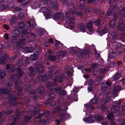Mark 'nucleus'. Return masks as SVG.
<instances>
[{"label": "nucleus", "instance_id": "nucleus-1", "mask_svg": "<svg viewBox=\"0 0 125 125\" xmlns=\"http://www.w3.org/2000/svg\"><path fill=\"white\" fill-rule=\"evenodd\" d=\"M68 108L67 106H65L63 109H62L61 105H58L54 109L53 112L55 113H60L63 112L59 114V117L61 121H64L70 117V114L66 112Z\"/></svg>", "mask_w": 125, "mask_h": 125}, {"label": "nucleus", "instance_id": "nucleus-2", "mask_svg": "<svg viewBox=\"0 0 125 125\" xmlns=\"http://www.w3.org/2000/svg\"><path fill=\"white\" fill-rule=\"evenodd\" d=\"M34 109V110L33 111L31 110L29 111L28 113L30 115H34L37 114L39 113V112H41L42 113L40 112L39 114L37 115V116L36 117L37 119H39L41 118L42 116H47L49 114L50 112L49 111H41L39 109L36 110L39 107V105L36 104L35 105L32 106Z\"/></svg>", "mask_w": 125, "mask_h": 125}, {"label": "nucleus", "instance_id": "nucleus-3", "mask_svg": "<svg viewBox=\"0 0 125 125\" xmlns=\"http://www.w3.org/2000/svg\"><path fill=\"white\" fill-rule=\"evenodd\" d=\"M7 95L9 96L8 98L9 101H14L11 103V105L13 106H16L18 104L17 102L15 101L17 99L16 95L13 94L12 91L10 90L7 92Z\"/></svg>", "mask_w": 125, "mask_h": 125}, {"label": "nucleus", "instance_id": "nucleus-4", "mask_svg": "<svg viewBox=\"0 0 125 125\" xmlns=\"http://www.w3.org/2000/svg\"><path fill=\"white\" fill-rule=\"evenodd\" d=\"M66 76L63 73H62L56 76L53 80L56 83V82L62 83L66 78Z\"/></svg>", "mask_w": 125, "mask_h": 125}, {"label": "nucleus", "instance_id": "nucleus-5", "mask_svg": "<svg viewBox=\"0 0 125 125\" xmlns=\"http://www.w3.org/2000/svg\"><path fill=\"white\" fill-rule=\"evenodd\" d=\"M57 84L54 82L53 79H50V81L47 82L46 84V87L49 89L50 91H52L53 90V88L51 87L53 85H56Z\"/></svg>", "mask_w": 125, "mask_h": 125}, {"label": "nucleus", "instance_id": "nucleus-6", "mask_svg": "<svg viewBox=\"0 0 125 125\" xmlns=\"http://www.w3.org/2000/svg\"><path fill=\"white\" fill-rule=\"evenodd\" d=\"M14 83L15 85V88L17 89L18 94L20 95L22 91V88L20 85L21 83L20 81L19 80H17L14 82Z\"/></svg>", "mask_w": 125, "mask_h": 125}, {"label": "nucleus", "instance_id": "nucleus-7", "mask_svg": "<svg viewBox=\"0 0 125 125\" xmlns=\"http://www.w3.org/2000/svg\"><path fill=\"white\" fill-rule=\"evenodd\" d=\"M63 17V13L61 12L55 13L53 15V19L55 20H60Z\"/></svg>", "mask_w": 125, "mask_h": 125}, {"label": "nucleus", "instance_id": "nucleus-8", "mask_svg": "<svg viewBox=\"0 0 125 125\" xmlns=\"http://www.w3.org/2000/svg\"><path fill=\"white\" fill-rule=\"evenodd\" d=\"M35 67L37 71L39 73H42L44 72V67L42 66V63L39 62L36 63Z\"/></svg>", "mask_w": 125, "mask_h": 125}, {"label": "nucleus", "instance_id": "nucleus-9", "mask_svg": "<svg viewBox=\"0 0 125 125\" xmlns=\"http://www.w3.org/2000/svg\"><path fill=\"white\" fill-rule=\"evenodd\" d=\"M111 83L108 81L105 83H103L102 85L101 90L104 92H105L107 90L108 86L110 87L111 85Z\"/></svg>", "mask_w": 125, "mask_h": 125}, {"label": "nucleus", "instance_id": "nucleus-10", "mask_svg": "<svg viewBox=\"0 0 125 125\" xmlns=\"http://www.w3.org/2000/svg\"><path fill=\"white\" fill-rule=\"evenodd\" d=\"M21 32L18 30L14 29L12 31V36L13 39L16 40V38L19 37Z\"/></svg>", "mask_w": 125, "mask_h": 125}, {"label": "nucleus", "instance_id": "nucleus-11", "mask_svg": "<svg viewBox=\"0 0 125 125\" xmlns=\"http://www.w3.org/2000/svg\"><path fill=\"white\" fill-rule=\"evenodd\" d=\"M125 25V24L123 23L122 19H120L119 20L118 25L117 27L118 29L121 31H124Z\"/></svg>", "mask_w": 125, "mask_h": 125}, {"label": "nucleus", "instance_id": "nucleus-12", "mask_svg": "<svg viewBox=\"0 0 125 125\" xmlns=\"http://www.w3.org/2000/svg\"><path fill=\"white\" fill-rule=\"evenodd\" d=\"M9 59L8 55L7 54H5L1 58H0V64H4L7 62Z\"/></svg>", "mask_w": 125, "mask_h": 125}, {"label": "nucleus", "instance_id": "nucleus-13", "mask_svg": "<svg viewBox=\"0 0 125 125\" xmlns=\"http://www.w3.org/2000/svg\"><path fill=\"white\" fill-rule=\"evenodd\" d=\"M92 21H90L87 23L86 25V27L90 32H93L94 30L93 29Z\"/></svg>", "mask_w": 125, "mask_h": 125}, {"label": "nucleus", "instance_id": "nucleus-14", "mask_svg": "<svg viewBox=\"0 0 125 125\" xmlns=\"http://www.w3.org/2000/svg\"><path fill=\"white\" fill-rule=\"evenodd\" d=\"M27 23L29 25V28H31V29L34 28L35 26L37 25V24L35 23V21L32 19L30 21H28Z\"/></svg>", "mask_w": 125, "mask_h": 125}, {"label": "nucleus", "instance_id": "nucleus-15", "mask_svg": "<svg viewBox=\"0 0 125 125\" xmlns=\"http://www.w3.org/2000/svg\"><path fill=\"white\" fill-rule=\"evenodd\" d=\"M92 52L89 49L87 50L84 52H81L80 56L82 57L83 56L88 55V57L90 56L89 55L91 54Z\"/></svg>", "mask_w": 125, "mask_h": 125}, {"label": "nucleus", "instance_id": "nucleus-16", "mask_svg": "<svg viewBox=\"0 0 125 125\" xmlns=\"http://www.w3.org/2000/svg\"><path fill=\"white\" fill-rule=\"evenodd\" d=\"M115 6L113 7L112 6H110L108 10V11L107 12L106 16H110L112 13L113 11L115 10Z\"/></svg>", "mask_w": 125, "mask_h": 125}, {"label": "nucleus", "instance_id": "nucleus-17", "mask_svg": "<svg viewBox=\"0 0 125 125\" xmlns=\"http://www.w3.org/2000/svg\"><path fill=\"white\" fill-rule=\"evenodd\" d=\"M16 70L17 72V75L19 77H20L23 75L24 73L23 70L20 68H17Z\"/></svg>", "mask_w": 125, "mask_h": 125}, {"label": "nucleus", "instance_id": "nucleus-18", "mask_svg": "<svg viewBox=\"0 0 125 125\" xmlns=\"http://www.w3.org/2000/svg\"><path fill=\"white\" fill-rule=\"evenodd\" d=\"M30 31V30L29 29L26 28L25 29L22 31L21 35V37H23L24 35L28 34Z\"/></svg>", "mask_w": 125, "mask_h": 125}, {"label": "nucleus", "instance_id": "nucleus-19", "mask_svg": "<svg viewBox=\"0 0 125 125\" xmlns=\"http://www.w3.org/2000/svg\"><path fill=\"white\" fill-rule=\"evenodd\" d=\"M49 121V119L48 118H46L45 119H40L39 121V122L42 125H46L48 123Z\"/></svg>", "mask_w": 125, "mask_h": 125}, {"label": "nucleus", "instance_id": "nucleus-20", "mask_svg": "<svg viewBox=\"0 0 125 125\" xmlns=\"http://www.w3.org/2000/svg\"><path fill=\"white\" fill-rule=\"evenodd\" d=\"M45 91V88L44 87L41 86L38 87L37 90L38 93L40 95H42L43 94Z\"/></svg>", "mask_w": 125, "mask_h": 125}, {"label": "nucleus", "instance_id": "nucleus-21", "mask_svg": "<svg viewBox=\"0 0 125 125\" xmlns=\"http://www.w3.org/2000/svg\"><path fill=\"white\" fill-rule=\"evenodd\" d=\"M71 12L74 15L76 14L78 16L81 18H82L83 17V14L81 12H78L75 10H73L72 11H71Z\"/></svg>", "mask_w": 125, "mask_h": 125}, {"label": "nucleus", "instance_id": "nucleus-22", "mask_svg": "<svg viewBox=\"0 0 125 125\" xmlns=\"http://www.w3.org/2000/svg\"><path fill=\"white\" fill-rule=\"evenodd\" d=\"M46 76H45V75L42 76L41 74L38 75L37 77L38 81H42L43 82H46Z\"/></svg>", "mask_w": 125, "mask_h": 125}, {"label": "nucleus", "instance_id": "nucleus-23", "mask_svg": "<svg viewBox=\"0 0 125 125\" xmlns=\"http://www.w3.org/2000/svg\"><path fill=\"white\" fill-rule=\"evenodd\" d=\"M6 68L8 71L10 73H11L14 71L15 69V68L14 66L10 67L9 65H7L6 66Z\"/></svg>", "mask_w": 125, "mask_h": 125}, {"label": "nucleus", "instance_id": "nucleus-24", "mask_svg": "<svg viewBox=\"0 0 125 125\" xmlns=\"http://www.w3.org/2000/svg\"><path fill=\"white\" fill-rule=\"evenodd\" d=\"M52 12L51 10L49 11L45 12L44 13V15L46 19H49L51 17Z\"/></svg>", "mask_w": 125, "mask_h": 125}, {"label": "nucleus", "instance_id": "nucleus-25", "mask_svg": "<svg viewBox=\"0 0 125 125\" xmlns=\"http://www.w3.org/2000/svg\"><path fill=\"white\" fill-rule=\"evenodd\" d=\"M113 108L111 110L112 112H113L115 113H116L118 111H119L120 108L119 106L117 105H113Z\"/></svg>", "mask_w": 125, "mask_h": 125}, {"label": "nucleus", "instance_id": "nucleus-26", "mask_svg": "<svg viewBox=\"0 0 125 125\" xmlns=\"http://www.w3.org/2000/svg\"><path fill=\"white\" fill-rule=\"evenodd\" d=\"M64 4H66L68 6H74V3L73 1L72 0H67L65 1V3Z\"/></svg>", "mask_w": 125, "mask_h": 125}, {"label": "nucleus", "instance_id": "nucleus-27", "mask_svg": "<svg viewBox=\"0 0 125 125\" xmlns=\"http://www.w3.org/2000/svg\"><path fill=\"white\" fill-rule=\"evenodd\" d=\"M120 87L119 85H117L115 86L113 88V92L114 94H115L120 91Z\"/></svg>", "mask_w": 125, "mask_h": 125}, {"label": "nucleus", "instance_id": "nucleus-28", "mask_svg": "<svg viewBox=\"0 0 125 125\" xmlns=\"http://www.w3.org/2000/svg\"><path fill=\"white\" fill-rule=\"evenodd\" d=\"M53 74V73H51L49 72L47 74L44 75L45 76H46L45 78L46 81L49 79H52L51 78L52 77V75Z\"/></svg>", "mask_w": 125, "mask_h": 125}, {"label": "nucleus", "instance_id": "nucleus-29", "mask_svg": "<svg viewBox=\"0 0 125 125\" xmlns=\"http://www.w3.org/2000/svg\"><path fill=\"white\" fill-rule=\"evenodd\" d=\"M114 115L113 113L112 112H111L109 113L107 115V117L108 119L110 121L113 120L114 118Z\"/></svg>", "mask_w": 125, "mask_h": 125}, {"label": "nucleus", "instance_id": "nucleus-30", "mask_svg": "<svg viewBox=\"0 0 125 125\" xmlns=\"http://www.w3.org/2000/svg\"><path fill=\"white\" fill-rule=\"evenodd\" d=\"M30 57L33 61H35L38 59V54L36 53H33L31 55Z\"/></svg>", "mask_w": 125, "mask_h": 125}, {"label": "nucleus", "instance_id": "nucleus-31", "mask_svg": "<svg viewBox=\"0 0 125 125\" xmlns=\"http://www.w3.org/2000/svg\"><path fill=\"white\" fill-rule=\"evenodd\" d=\"M58 5V3L56 1L54 0L52 1L51 6L53 8H57Z\"/></svg>", "mask_w": 125, "mask_h": 125}, {"label": "nucleus", "instance_id": "nucleus-32", "mask_svg": "<svg viewBox=\"0 0 125 125\" xmlns=\"http://www.w3.org/2000/svg\"><path fill=\"white\" fill-rule=\"evenodd\" d=\"M121 76V75L118 73L113 76V79L114 80H117L119 79Z\"/></svg>", "mask_w": 125, "mask_h": 125}, {"label": "nucleus", "instance_id": "nucleus-33", "mask_svg": "<svg viewBox=\"0 0 125 125\" xmlns=\"http://www.w3.org/2000/svg\"><path fill=\"white\" fill-rule=\"evenodd\" d=\"M56 68L55 65H52L49 66V72L51 73H54V72Z\"/></svg>", "mask_w": 125, "mask_h": 125}, {"label": "nucleus", "instance_id": "nucleus-34", "mask_svg": "<svg viewBox=\"0 0 125 125\" xmlns=\"http://www.w3.org/2000/svg\"><path fill=\"white\" fill-rule=\"evenodd\" d=\"M67 53V52L65 51H62L57 53V54L58 56H59L63 57L64 56H65Z\"/></svg>", "mask_w": 125, "mask_h": 125}, {"label": "nucleus", "instance_id": "nucleus-35", "mask_svg": "<svg viewBox=\"0 0 125 125\" xmlns=\"http://www.w3.org/2000/svg\"><path fill=\"white\" fill-rule=\"evenodd\" d=\"M55 96V94L54 93L52 92H50L48 96V98L49 99L51 100Z\"/></svg>", "mask_w": 125, "mask_h": 125}, {"label": "nucleus", "instance_id": "nucleus-36", "mask_svg": "<svg viewBox=\"0 0 125 125\" xmlns=\"http://www.w3.org/2000/svg\"><path fill=\"white\" fill-rule=\"evenodd\" d=\"M99 99L97 98H93L90 101V103L92 104H96L98 102Z\"/></svg>", "mask_w": 125, "mask_h": 125}, {"label": "nucleus", "instance_id": "nucleus-37", "mask_svg": "<svg viewBox=\"0 0 125 125\" xmlns=\"http://www.w3.org/2000/svg\"><path fill=\"white\" fill-rule=\"evenodd\" d=\"M117 2V0H110L109 3L110 5L112 6L113 7L115 6H115H116V3Z\"/></svg>", "mask_w": 125, "mask_h": 125}, {"label": "nucleus", "instance_id": "nucleus-38", "mask_svg": "<svg viewBox=\"0 0 125 125\" xmlns=\"http://www.w3.org/2000/svg\"><path fill=\"white\" fill-rule=\"evenodd\" d=\"M24 50L28 52H31L33 51V48L32 47H25Z\"/></svg>", "mask_w": 125, "mask_h": 125}, {"label": "nucleus", "instance_id": "nucleus-39", "mask_svg": "<svg viewBox=\"0 0 125 125\" xmlns=\"http://www.w3.org/2000/svg\"><path fill=\"white\" fill-rule=\"evenodd\" d=\"M116 54L115 52H112L110 53L108 56L109 59H112L115 58L116 56Z\"/></svg>", "mask_w": 125, "mask_h": 125}, {"label": "nucleus", "instance_id": "nucleus-40", "mask_svg": "<svg viewBox=\"0 0 125 125\" xmlns=\"http://www.w3.org/2000/svg\"><path fill=\"white\" fill-rule=\"evenodd\" d=\"M45 33L44 30L42 29H39L37 32L38 35L41 36L43 35Z\"/></svg>", "mask_w": 125, "mask_h": 125}, {"label": "nucleus", "instance_id": "nucleus-41", "mask_svg": "<svg viewBox=\"0 0 125 125\" xmlns=\"http://www.w3.org/2000/svg\"><path fill=\"white\" fill-rule=\"evenodd\" d=\"M26 24L25 22L24 21H22L20 22L19 24V28L20 29L23 28L25 26Z\"/></svg>", "mask_w": 125, "mask_h": 125}, {"label": "nucleus", "instance_id": "nucleus-42", "mask_svg": "<svg viewBox=\"0 0 125 125\" xmlns=\"http://www.w3.org/2000/svg\"><path fill=\"white\" fill-rule=\"evenodd\" d=\"M83 119L85 121L89 122V123H90L92 120V117L91 115H89L88 117L85 118L84 119L83 118Z\"/></svg>", "mask_w": 125, "mask_h": 125}, {"label": "nucleus", "instance_id": "nucleus-43", "mask_svg": "<svg viewBox=\"0 0 125 125\" xmlns=\"http://www.w3.org/2000/svg\"><path fill=\"white\" fill-rule=\"evenodd\" d=\"M123 107L121 110L120 109L119 111V114L121 116L124 115V114H125V109H123Z\"/></svg>", "mask_w": 125, "mask_h": 125}, {"label": "nucleus", "instance_id": "nucleus-44", "mask_svg": "<svg viewBox=\"0 0 125 125\" xmlns=\"http://www.w3.org/2000/svg\"><path fill=\"white\" fill-rule=\"evenodd\" d=\"M18 16L19 19L20 20H22L25 17L24 14L22 13H18Z\"/></svg>", "mask_w": 125, "mask_h": 125}, {"label": "nucleus", "instance_id": "nucleus-45", "mask_svg": "<svg viewBox=\"0 0 125 125\" xmlns=\"http://www.w3.org/2000/svg\"><path fill=\"white\" fill-rule=\"evenodd\" d=\"M109 25L111 28H114L115 26V21L114 20H112L110 22Z\"/></svg>", "mask_w": 125, "mask_h": 125}, {"label": "nucleus", "instance_id": "nucleus-46", "mask_svg": "<svg viewBox=\"0 0 125 125\" xmlns=\"http://www.w3.org/2000/svg\"><path fill=\"white\" fill-rule=\"evenodd\" d=\"M31 118V116H29L27 115H25L24 116V120L27 122H29Z\"/></svg>", "mask_w": 125, "mask_h": 125}, {"label": "nucleus", "instance_id": "nucleus-47", "mask_svg": "<svg viewBox=\"0 0 125 125\" xmlns=\"http://www.w3.org/2000/svg\"><path fill=\"white\" fill-rule=\"evenodd\" d=\"M42 9L43 10L45 13L51 10L48 7V6H46L43 7H42Z\"/></svg>", "mask_w": 125, "mask_h": 125}, {"label": "nucleus", "instance_id": "nucleus-48", "mask_svg": "<svg viewBox=\"0 0 125 125\" xmlns=\"http://www.w3.org/2000/svg\"><path fill=\"white\" fill-rule=\"evenodd\" d=\"M7 90L6 89L1 88L0 89V94L2 95L3 94H6L7 93Z\"/></svg>", "mask_w": 125, "mask_h": 125}, {"label": "nucleus", "instance_id": "nucleus-49", "mask_svg": "<svg viewBox=\"0 0 125 125\" xmlns=\"http://www.w3.org/2000/svg\"><path fill=\"white\" fill-rule=\"evenodd\" d=\"M13 110L12 109H10L6 110L5 112V114L6 115L10 114L11 113L13 112Z\"/></svg>", "mask_w": 125, "mask_h": 125}, {"label": "nucleus", "instance_id": "nucleus-50", "mask_svg": "<svg viewBox=\"0 0 125 125\" xmlns=\"http://www.w3.org/2000/svg\"><path fill=\"white\" fill-rule=\"evenodd\" d=\"M48 59L51 61H54L56 60V56L51 55L49 57Z\"/></svg>", "mask_w": 125, "mask_h": 125}, {"label": "nucleus", "instance_id": "nucleus-51", "mask_svg": "<svg viewBox=\"0 0 125 125\" xmlns=\"http://www.w3.org/2000/svg\"><path fill=\"white\" fill-rule=\"evenodd\" d=\"M107 32V28L106 26H105L102 29L101 33L103 34H104Z\"/></svg>", "mask_w": 125, "mask_h": 125}, {"label": "nucleus", "instance_id": "nucleus-52", "mask_svg": "<svg viewBox=\"0 0 125 125\" xmlns=\"http://www.w3.org/2000/svg\"><path fill=\"white\" fill-rule=\"evenodd\" d=\"M85 105L87 108L89 109H92V110H94V109L93 105H92L91 104H90V103L89 104H85Z\"/></svg>", "mask_w": 125, "mask_h": 125}, {"label": "nucleus", "instance_id": "nucleus-53", "mask_svg": "<svg viewBox=\"0 0 125 125\" xmlns=\"http://www.w3.org/2000/svg\"><path fill=\"white\" fill-rule=\"evenodd\" d=\"M94 24L97 26H98L101 24V21L100 20L97 19L94 21Z\"/></svg>", "mask_w": 125, "mask_h": 125}, {"label": "nucleus", "instance_id": "nucleus-54", "mask_svg": "<svg viewBox=\"0 0 125 125\" xmlns=\"http://www.w3.org/2000/svg\"><path fill=\"white\" fill-rule=\"evenodd\" d=\"M25 40L26 39L25 38H22L20 40L19 43L21 45H24Z\"/></svg>", "mask_w": 125, "mask_h": 125}, {"label": "nucleus", "instance_id": "nucleus-55", "mask_svg": "<svg viewBox=\"0 0 125 125\" xmlns=\"http://www.w3.org/2000/svg\"><path fill=\"white\" fill-rule=\"evenodd\" d=\"M80 28L81 31L83 32H85L86 31V29L84 25H82L80 26Z\"/></svg>", "mask_w": 125, "mask_h": 125}, {"label": "nucleus", "instance_id": "nucleus-56", "mask_svg": "<svg viewBox=\"0 0 125 125\" xmlns=\"http://www.w3.org/2000/svg\"><path fill=\"white\" fill-rule=\"evenodd\" d=\"M24 88L26 91H29L30 89V86L28 84H26L24 86Z\"/></svg>", "mask_w": 125, "mask_h": 125}, {"label": "nucleus", "instance_id": "nucleus-57", "mask_svg": "<svg viewBox=\"0 0 125 125\" xmlns=\"http://www.w3.org/2000/svg\"><path fill=\"white\" fill-rule=\"evenodd\" d=\"M121 104V101L119 100L118 101H116L115 102H114L113 104H115L114 105H117L119 106Z\"/></svg>", "mask_w": 125, "mask_h": 125}, {"label": "nucleus", "instance_id": "nucleus-58", "mask_svg": "<svg viewBox=\"0 0 125 125\" xmlns=\"http://www.w3.org/2000/svg\"><path fill=\"white\" fill-rule=\"evenodd\" d=\"M94 82V81L92 79H89L87 81V83L89 85H92Z\"/></svg>", "mask_w": 125, "mask_h": 125}, {"label": "nucleus", "instance_id": "nucleus-59", "mask_svg": "<svg viewBox=\"0 0 125 125\" xmlns=\"http://www.w3.org/2000/svg\"><path fill=\"white\" fill-rule=\"evenodd\" d=\"M22 64V61L21 59H19L17 63V65L19 67L21 66Z\"/></svg>", "mask_w": 125, "mask_h": 125}, {"label": "nucleus", "instance_id": "nucleus-60", "mask_svg": "<svg viewBox=\"0 0 125 125\" xmlns=\"http://www.w3.org/2000/svg\"><path fill=\"white\" fill-rule=\"evenodd\" d=\"M58 94L59 95H64L66 94V92L64 90H61L58 92Z\"/></svg>", "mask_w": 125, "mask_h": 125}, {"label": "nucleus", "instance_id": "nucleus-61", "mask_svg": "<svg viewBox=\"0 0 125 125\" xmlns=\"http://www.w3.org/2000/svg\"><path fill=\"white\" fill-rule=\"evenodd\" d=\"M8 6L6 5H0V8L2 10H4L8 8Z\"/></svg>", "mask_w": 125, "mask_h": 125}, {"label": "nucleus", "instance_id": "nucleus-62", "mask_svg": "<svg viewBox=\"0 0 125 125\" xmlns=\"http://www.w3.org/2000/svg\"><path fill=\"white\" fill-rule=\"evenodd\" d=\"M103 118V117L102 116L100 115L97 116L95 118L96 120L97 121L102 120Z\"/></svg>", "mask_w": 125, "mask_h": 125}, {"label": "nucleus", "instance_id": "nucleus-63", "mask_svg": "<svg viewBox=\"0 0 125 125\" xmlns=\"http://www.w3.org/2000/svg\"><path fill=\"white\" fill-rule=\"evenodd\" d=\"M104 76L103 75H98L97 78V80L99 82L101 81L103 79Z\"/></svg>", "mask_w": 125, "mask_h": 125}, {"label": "nucleus", "instance_id": "nucleus-64", "mask_svg": "<svg viewBox=\"0 0 125 125\" xmlns=\"http://www.w3.org/2000/svg\"><path fill=\"white\" fill-rule=\"evenodd\" d=\"M33 100V101H36L38 99L39 96L37 95L36 94H34L32 96Z\"/></svg>", "mask_w": 125, "mask_h": 125}]
</instances>
